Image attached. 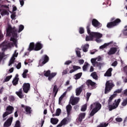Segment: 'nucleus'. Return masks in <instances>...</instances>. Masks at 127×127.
I'll use <instances>...</instances> for the list:
<instances>
[{"instance_id":"aec40b11","label":"nucleus","mask_w":127,"mask_h":127,"mask_svg":"<svg viewBox=\"0 0 127 127\" xmlns=\"http://www.w3.org/2000/svg\"><path fill=\"white\" fill-rule=\"evenodd\" d=\"M14 110V108H13V107L10 105H9L6 108V112H8V114L10 115V114H12V113H13Z\"/></svg>"},{"instance_id":"393cba45","label":"nucleus","mask_w":127,"mask_h":127,"mask_svg":"<svg viewBox=\"0 0 127 127\" xmlns=\"http://www.w3.org/2000/svg\"><path fill=\"white\" fill-rule=\"evenodd\" d=\"M59 120L57 118H51V123L52 125H57Z\"/></svg>"},{"instance_id":"4468645a","label":"nucleus","mask_w":127,"mask_h":127,"mask_svg":"<svg viewBox=\"0 0 127 127\" xmlns=\"http://www.w3.org/2000/svg\"><path fill=\"white\" fill-rule=\"evenodd\" d=\"M79 102V98H74V97H71L70 99V102L71 103L72 106H75L77 105V103Z\"/></svg>"},{"instance_id":"13d9d810","label":"nucleus","mask_w":127,"mask_h":127,"mask_svg":"<svg viewBox=\"0 0 127 127\" xmlns=\"http://www.w3.org/2000/svg\"><path fill=\"white\" fill-rule=\"evenodd\" d=\"M118 65V62L117 61H115L112 64V66H113L114 67H116Z\"/></svg>"},{"instance_id":"8fccbe9b","label":"nucleus","mask_w":127,"mask_h":127,"mask_svg":"<svg viewBox=\"0 0 127 127\" xmlns=\"http://www.w3.org/2000/svg\"><path fill=\"white\" fill-rule=\"evenodd\" d=\"M66 123H67V120H66V119H63V120L61 121V123L62 124L63 126L66 125Z\"/></svg>"},{"instance_id":"e433bc0d","label":"nucleus","mask_w":127,"mask_h":127,"mask_svg":"<svg viewBox=\"0 0 127 127\" xmlns=\"http://www.w3.org/2000/svg\"><path fill=\"white\" fill-rule=\"evenodd\" d=\"M91 62L92 64V65L95 67L96 66V64L97 63V60L96 59H91Z\"/></svg>"},{"instance_id":"f8f14e48","label":"nucleus","mask_w":127,"mask_h":127,"mask_svg":"<svg viewBox=\"0 0 127 127\" xmlns=\"http://www.w3.org/2000/svg\"><path fill=\"white\" fill-rule=\"evenodd\" d=\"M92 24L94 27H97V28L102 27V24H101V23L96 19H93L92 21Z\"/></svg>"},{"instance_id":"423d86ee","label":"nucleus","mask_w":127,"mask_h":127,"mask_svg":"<svg viewBox=\"0 0 127 127\" xmlns=\"http://www.w3.org/2000/svg\"><path fill=\"white\" fill-rule=\"evenodd\" d=\"M120 22H122V20L120 18H117L113 21L108 22L107 24V27L108 28H113L115 26L119 25Z\"/></svg>"},{"instance_id":"a211bd4d","label":"nucleus","mask_w":127,"mask_h":127,"mask_svg":"<svg viewBox=\"0 0 127 127\" xmlns=\"http://www.w3.org/2000/svg\"><path fill=\"white\" fill-rule=\"evenodd\" d=\"M22 92V88H20L18 91L15 92V94L19 97V98H20V99H23V97H24Z\"/></svg>"},{"instance_id":"7ed1b4c3","label":"nucleus","mask_w":127,"mask_h":127,"mask_svg":"<svg viewBox=\"0 0 127 127\" xmlns=\"http://www.w3.org/2000/svg\"><path fill=\"white\" fill-rule=\"evenodd\" d=\"M116 97H117V94H114L111 95L108 99V109L110 111L117 109V108L119 107L120 103H121V99H118L117 100H115L114 102L112 104H112V102H113V100H114Z\"/></svg>"},{"instance_id":"4be33fe9","label":"nucleus","mask_w":127,"mask_h":127,"mask_svg":"<svg viewBox=\"0 0 127 127\" xmlns=\"http://www.w3.org/2000/svg\"><path fill=\"white\" fill-rule=\"evenodd\" d=\"M25 111L26 115H31V113H32V110H31V107L29 106H26L25 107Z\"/></svg>"},{"instance_id":"9d476101","label":"nucleus","mask_w":127,"mask_h":127,"mask_svg":"<svg viewBox=\"0 0 127 127\" xmlns=\"http://www.w3.org/2000/svg\"><path fill=\"white\" fill-rule=\"evenodd\" d=\"M22 89L24 93L27 94L29 91L30 90V84L28 83H24L22 86Z\"/></svg>"},{"instance_id":"473e14b6","label":"nucleus","mask_w":127,"mask_h":127,"mask_svg":"<svg viewBox=\"0 0 127 127\" xmlns=\"http://www.w3.org/2000/svg\"><path fill=\"white\" fill-rule=\"evenodd\" d=\"M82 72H79L78 73L76 74L75 75L74 79L75 80H78V79H80V78H81V77H82Z\"/></svg>"},{"instance_id":"c03bdc74","label":"nucleus","mask_w":127,"mask_h":127,"mask_svg":"<svg viewBox=\"0 0 127 127\" xmlns=\"http://www.w3.org/2000/svg\"><path fill=\"white\" fill-rule=\"evenodd\" d=\"M91 95H92V93L87 92L86 93V101H89V99H90V97H91Z\"/></svg>"},{"instance_id":"6e6552de","label":"nucleus","mask_w":127,"mask_h":127,"mask_svg":"<svg viewBox=\"0 0 127 127\" xmlns=\"http://www.w3.org/2000/svg\"><path fill=\"white\" fill-rule=\"evenodd\" d=\"M85 83L88 88L91 87V89L92 90H94V89H96V88H97V83L92 81L91 79L86 80Z\"/></svg>"},{"instance_id":"c756f323","label":"nucleus","mask_w":127,"mask_h":127,"mask_svg":"<svg viewBox=\"0 0 127 127\" xmlns=\"http://www.w3.org/2000/svg\"><path fill=\"white\" fill-rule=\"evenodd\" d=\"M91 76L92 77L94 80H98V75L97 74V72H93L91 74Z\"/></svg>"},{"instance_id":"de8ad7c7","label":"nucleus","mask_w":127,"mask_h":127,"mask_svg":"<svg viewBox=\"0 0 127 127\" xmlns=\"http://www.w3.org/2000/svg\"><path fill=\"white\" fill-rule=\"evenodd\" d=\"M102 65H103V64H102V63H98V62H96V64H95V66H97V67H99L100 68H101Z\"/></svg>"},{"instance_id":"f03ea898","label":"nucleus","mask_w":127,"mask_h":127,"mask_svg":"<svg viewBox=\"0 0 127 127\" xmlns=\"http://www.w3.org/2000/svg\"><path fill=\"white\" fill-rule=\"evenodd\" d=\"M17 30L16 28L13 27L12 28L11 26H8V28L6 29V34L7 36H12L10 38V41L13 42L14 45L15 47H17V41L15 38H17Z\"/></svg>"},{"instance_id":"37998d69","label":"nucleus","mask_w":127,"mask_h":127,"mask_svg":"<svg viewBox=\"0 0 127 127\" xmlns=\"http://www.w3.org/2000/svg\"><path fill=\"white\" fill-rule=\"evenodd\" d=\"M86 110H87V105H84L82 107L81 111V112H85Z\"/></svg>"},{"instance_id":"603ef678","label":"nucleus","mask_w":127,"mask_h":127,"mask_svg":"<svg viewBox=\"0 0 127 127\" xmlns=\"http://www.w3.org/2000/svg\"><path fill=\"white\" fill-rule=\"evenodd\" d=\"M63 98H64V96L62 95L59 99V104H61V102L62 100H63Z\"/></svg>"},{"instance_id":"4d7b16f0","label":"nucleus","mask_w":127,"mask_h":127,"mask_svg":"<svg viewBox=\"0 0 127 127\" xmlns=\"http://www.w3.org/2000/svg\"><path fill=\"white\" fill-rule=\"evenodd\" d=\"M20 4L21 6H23L24 5V0H19Z\"/></svg>"},{"instance_id":"1a4fd4ad","label":"nucleus","mask_w":127,"mask_h":127,"mask_svg":"<svg viewBox=\"0 0 127 127\" xmlns=\"http://www.w3.org/2000/svg\"><path fill=\"white\" fill-rule=\"evenodd\" d=\"M93 106H95V108H94V110L99 112L100 110H101V108H102V105L100 104L99 102L94 103L93 104H91L90 105V110H92L93 108H94Z\"/></svg>"},{"instance_id":"cd10ccee","label":"nucleus","mask_w":127,"mask_h":127,"mask_svg":"<svg viewBox=\"0 0 127 127\" xmlns=\"http://www.w3.org/2000/svg\"><path fill=\"white\" fill-rule=\"evenodd\" d=\"M88 49H89V44H86L83 46L82 47V51L83 52H88Z\"/></svg>"},{"instance_id":"c85d7f7f","label":"nucleus","mask_w":127,"mask_h":127,"mask_svg":"<svg viewBox=\"0 0 127 127\" xmlns=\"http://www.w3.org/2000/svg\"><path fill=\"white\" fill-rule=\"evenodd\" d=\"M112 43H113V42H110L108 43H105L103 45H102L100 47V49H104L106 48V47H108V46L112 44Z\"/></svg>"},{"instance_id":"3c124183","label":"nucleus","mask_w":127,"mask_h":127,"mask_svg":"<svg viewBox=\"0 0 127 127\" xmlns=\"http://www.w3.org/2000/svg\"><path fill=\"white\" fill-rule=\"evenodd\" d=\"M115 120L116 122H118V123H121V122H123V119L121 118H117Z\"/></svg>"},{"instance_id":"f704fd0d","label":"nucleus","mask_w":127,"mask_h":127,"mask_svg":"<svg viewBox=\"0 0 127 127\" xmlns=\"http://www.w3.org/2000/svg\"><path fill=\"white\" fill-rule=\"evenodd\" d=\"M27 73H28V70L25 69L22 74L23 78H27V75L26 74H27Z\"/></svg>"},{"instance_id":"4c0bfd02","label":"nucleus","mask_w":127,"mask_h":127,"mask_svg":"<svg viewBox=\"0 0 127 127\" xmlns=\"http://www.w3.org/2000/svg\"><path fill=\"white\" fill-rule=\"evenodd\" d=\"M127 105V98L124 99L123 102L122 103V106H123V107H126Z\"/></svg>"},{"instance_id":"dca6fc26","label":"nucleus","mask_w":127,"mask_h":127,"mask_svg":"<svg viewBox=\"0 0 127 127\" xmlns=\"http://www.w3.org/2000/svg\"><path fill=\"white\" fill-rule=\"evenodd\" d=\"M117 51H118V48L116 47H112L108 52L107 54L108 55H114V54H116Z\"/></svg>"},{"instance_id":"f3484780","label":"nucleus","mask_w":127,"mask_h":127,"mask_svg":"<svg viewBox=\"0 0 127 127\" xmlns=\"http://www.w3.org/2000/svg\"><path fill=\"white\" fill-rule=\"evenodd\" d=\"M43 47V46H42V44L39 42H38L35 46L34 50L35 51H39V50H41V49H42Z\"/></svg>"},{"instance_id":"864d4df0","label":"nucleus","mask_w":127,"mask_h":127,"mask_svg":"<svg viewBox=\"0 0 127 127\" xmlns=\"http://www.w3.org/2000/svg\"><path fill=\"white\" fill-rule=\"evenodd\" d=\"M123 91V88H121L120 89H117L115 93H117V94H120L122 93V91Z\"/></svg>"},{"instance_id":"79ce46f5","label":"nucleus","mask_w":127,"mask_h":127,"mask_svg":"<svg viewBox=\"0 0 127 127\" xmlns=\"http://www.w3.org/2000/svg\"><path fill=\"white\" fill-rule=\"evenodd\" d=\"M85 32V30H84V28L83 27H80L79 29V33L80 34H83Z\"/></svg>"},{"instance_id":"412c9836","label":"nucleus","mask_w":127,"mask_h":127,"mask_svg":"<svg viewBox=\"0 0 127 127\" xmlns=\"http://www.w3.org/2000/svg\"><path fill=\"white\" fill-rule=\"evenodd\" d=\"M66 110L67 116L71 115V112L72 111V106L71 105L68 104L66 106Z\"/></svg>"},{"instance_id":"a19ab883","label":"nucleus","mask_w":127,"mask_h":127,"mask_svg":"<svg viewBox=\"0 0 127 127\" xmlns=\"http://www.w3.org/2000/svg\"><path fill=\"white\" fill-rule=\"evenodd\" d=\"M14 127H20V121H19V120H18L16 122Z\"/></svg>"},{"instance_id":"5fc2aeb1","label":"nucleus","mask_w":127,"mask_h":127,"mask_svg":"<svg viewBox=\"0 0 127 127\" xmlns=\"http://www.w3.org/2000/svg\"><path fill=\"white\" fill-rule=\"evenodd\" d=\"M76 55L77 57L80 58L81 57V52L79 51H76Z\"/></svg>"},{"instance_id":"20e7f679","label":"nucleus","mask_w":127,"mask_h":127,"mask_svg":"<svg viewBox=\"0 0 127 127\" xmlns=\"http://www.w3.org/2000/svg\"><path fill=\"white\" fill-rule=\"evenodd\" d=\"M12 46V44L11 43H8L7 42H3L1 44H0V47H2V53H0V62H1L3 57L5 56L4 55V51L7 49V48H10Z\"/></svg>"},{"instance_id":"052dcab7","label":"nucleus","mask_w":127,"mask_h":127,"mask_svg":"<svg viewBox=\"0 0 127 127\" xmlns=\"http://www.w3.org/2000/svg\"><path fill=\"white\" fill-rule=\"evenodd\" d=\"M17 69H20L21 68V63H19L16 66Z\"/></svg>"},{"instance_id":"ea45409f","label":"nucleus","mask_w":127,"mask_h":127,"mask_svg":"<svg viewBox=\"0 0 127 127\" xmlns=\"http://www.w3.org/2000/svg\"><path fill=\"white\" fill-rule=\"evenodd\" d=\"M56 114L57 116H60V114H61V109H60V108L57 109L56 110Z\"/></svg>"},{"instance_id":"e2e57ef3","label":"nucleus","mask_w":127,"mask_h":127,"mask_svg":"<svg viewBox=\"0 0 127 127\" xmlns=\"http://www.w3.org/2000/svg\"><path fill=\"white\" fill-rule=\"evenodd\" d=\"M95 41H96V42H98V43H100V42H101L102 41L101 40V39H100V38H96Z\"/></svg>"},{"instance_id":"7c9ffc66","label":"nucleus","mask_w":127,"mask_h":127,"mask_svg":"<svg viewBox=\"0 0 127 127\" xmlns=\"http://www.w3.org/2000/svg\"><path fill=\"white\" fill-rule=\"evenodd\" d=\"M8 115H10L9 113H8V112H5L3 115H2V118H3V122H4V121H5L6 120V117H7V116H8Z\"/></svg>"},{"instance_id":"338daca9","label":"nucleus","mask_w":127,"mask_h":127,"mask_svg":"<svg viewBox=\"0 0 127 127\" xmlns=\"http://www.w3.org/2000/svg\"><path fill=\"white\" fill-rule=\"evenodd\" d=\"M123 33L124 35H126V36H127V30H124L123 31Z\"/></svg>"},{"instance_id":"f257e3e1","label":"nucleus","mask_w":127,"mask_h":127,"mask_svg":"<svg viewBox=\"0 0 127 127\" xmlns=\"http://www.w3.org/2000/svg\"><path fill=\"white\" fill-rule=\"evenodd\" d=\"M90 26H91V22L87 23V26L86 27L87 33L89 36H86L85 38L86 41H93L94 38H102V37H103V34L100 33L91 32Z\"/></svg>"},{"instance_id":"0e129e2a","label":"nucleus","mask_w":127,"mask_h":127,"mask_svg":"<svg viewBox=\"0 0 127 127\" xmlns=\"http://www.w3.org/2000/svg\"><path fill=\"white\" fill-rule=\"evenodd\" d=\"M95 59L96 60V61H101L102 58L101 57H99L98 58H96Z\"/></svg>"},{"instance_id":"774afa93","label":"nucleus","mask_w":127,"mask_h":127,"mask_svg":"<svg viewBox=\"0 0 127 127\" xmlns=\"http://www.w3.org/2000/svg\"><path fill=\"white\" fill-rule=\"evenodd\" d=\"M123 95H126L127 96V89L124 90Z\"/></svg>"},{"instance_id":"69168bd1","label":"nucleus","mask_w":127,"mask_h":127,"mask_svg":"<svg viewBox=\"0 0 127 127\" xmlns=\"http://www.w3.org/2000/svg\"><path fill=\"white\" fill-rule=\"evenodd\" d=\"M10 101H14V100H15V99L14 98V97L13 96H10Z\"/></svg>"},{"instance_id":"5701e85b","label":"nucleus","mask_w":127,"mask_h":127,"mask_svg":"<svg viewBox=\"0 0 127 127\" xmlns=\"http://www.w3.org/2000/svg\"><path fill=\"white\" fill-rule=\"evenodd\" d=\"M59 90V88H58V87L57 85H55L53 88V93H54V97H56V95H57V93H58V90Z\"/></svg>"},{"instance_id":"6e6d98bb","label":"nucleus","mask_w":127,"mask_h":127,"mask_svg":"<svg viewBox=\"0 0 127 127\" xmlns=\"http://www.w3.org/2000/svg\"><path fill=\"white\" fill-rule=\"evenodd\" d=\"M72 63L71 61H67L64 63V65H69V64H71Z\"/></svg>"},{"instance_id":"680f3d73","label":"nucleus","mask_w":127,"mask_h":127,"mask_svg":"<svg viewBox=\"0 0 127 127\" xmlns=\"http://www.w3.org/2000/svg\"><path fill=\"white\" fill-rule=\"evenodd\" d=\"M68 73V70L67 69L64 70L63 72V75H66Z\"/></svg>"},{"instance_id":"09e8293b","label":"nucleus","mask_w":127,"mask_h":127,"mask_svg":"<svg viewBox=\"0 0 127 127\" xmlns=\"http://www.w3.org/2000/svg\"><path fill=\"white\" fill-rule=\"evenodd\" d=\"M73 69L75 70V71H77V70H79V69H81V67L77 65H73Z\"/></svg>"},{"instance_id":"2f4dec72","label":"nucleus","mask_w":127,"mask_h":127,"mask_svg":"<svg viewBox=\"0 0 127 127\" xmlns=\"http://www.w3.org/2000/svg\"><path fill=\"white\" fill-rule=\"evenodd\" d=\"M89 66V64L87 62H85L84 64L82 67V69L83 71H87V69H88V67Z\"/></svg>"},{"instance_id":"0eeeda50","label":"nucleus","mask_w":127,"mask_h":127,"mask_svg":"<svg viewBox=\"0 0 127 127\" xmlns=\"http://www.w3.org/2000/svg\"><path fill=\"white\" fill-rule=\"evenodd\" d=\"M49 57L47 55H45L42 56L41 59L40 60L39 64L40 65L43 66V65H45L46 63L49 62Z\"/></svg>"},{"instance_id":"6ab92c4d","label":"nucleus","mask_w":127,"mask_h":127,"mask_svg":"<svg viewBox=\"0 0 127 127\" xmlns=\"http://www.w3.org/2000/svg\"><path fill=\"white\" fill-rule=\"evenodd\" d=\"M113 71V68H109L106 73L104 74L105 77H112V71Z\"/></svg>"},{"instance_id":"49530a36","label":"nucleus","mask_w":127,"mask_h":127,"mask_svg":"<svg viewBox=\"0 0 127 127\" xmlns=\"http://www.w3.org/2000/svg\"><path fill=\"white\" fill-rule=\"evenodd\" d=\"M24 29V26L22 25H20L19 27V30H18V32H21V31Z\"/></svg>"},{"instance_id":"ddd939ff","label":"nucleus","mask_w":127,"mask_h":127,"mask_svg":"<svg viewBox=\"0 0 127 127\" xmlns=\"http://www.w3.org/2000/svg\"><path fill=\"white\" fill-rule=\"evenodd\" d=\"M85 87V85L83 84L75 90L76 96H80L81 92H83V88Z\"/></svg>"},{"instance_id":"2eb2a0df","label":"nucleus","mask_w":127,"mask_h":127,"mask_svg":"<svg viewBox=\"0 0 127 127\" xmlns=\"http://www.w3.org/2000/svg\"><path fill=\"white\" fill-rule=\"evenodd\" d=\"M19 75L18 74H16L13 78L12 83L13 86H16V85H18V81H19Z\"/></svg>"},{"instance_id":"39448f33","label":"nucleus","mask_w":127,"mask_h":127,"mask_svg":"<svg viewBox=\"0 0 127 127\" xmlns=\"http://www.w3.org/2000/svg\"><path fill=\"white\" fill-rule=\"evenodd\" d=\"M114 87H115V84H114L113 81H107L105 84V88L104 91L105 94H108V93H110Z\"/></svg>"},{"instance_id":"58836bf2","label":"nucleus","mask_w":127,"mask_h":127,"mask_svg":"<svg viewBox=\"0 0 127 127\" xmlns=\"http://www.w3.org/2000/svg\"><path fill=\"white\" fill-rule=\"evenodd\" d=\"M11 78H12V75H11L10 76H6L4 79L5 82H8V81H9V80H10V79H11Z\"/></svg>"},{"instance_id":"a18cd8bd","label":"nucleus","mask_w":127,"mask_h":127,"mask_svg":"<svg viewBox=\"0 0 127 127\" xmlns=\"http://www.w3.org/2000/svg\"><path fill=\"white\" fill-rule=\"evenodd\" d=\"M8 13V11L6 10H4L1 12V15H5V14H7Z\"/></svg>"},{"instance_id":"bb28decb","label":"nucleus","mask_w":127,"mask_h":127,"mask_svg":"<svg viewBox=\"0 0 127 127\" xmlns=\"http://www.w3.org/2000/svg\"><path fill=\"white\" fill-rule=\"evenodd\" d=\"M56 75H57V73L56 72L51 73L49 76L48 77L49 81H51V80H52V79H53V78H54Z\"/></svg>"},{"instance_id":"b1692460","label":"nucleus","mask_w":127,"mask_h":127,"mask_svg":"<svg viewBox=\"0 0 127 127\" xmlns=\"http://www.w3.org/2000/svg\"><path fill=\"white\" fill-rule=\"evenodd\" d=\"M86 116L85 113H82L79 115L78 121L79 122H82L83 119H85V116Z\"/></svg>"},{"instance_id":"bf43d9fd","label":"nucleus","mask_w":127,"mask_h":127,"mask_svg":"<svg viewBox=\"0 0 127 127\" xmlns=\"http://www.w3.org/2000/svg\"><path fill=\"white\" fill-rule=\"evenodd\" d=\"M84 60H78V63L82 65V64H84Z\"/></svg>"},{"instance_id":"a878e982","label":"nucleus","mask_w":127,"mask_h":127,"mask_svg":"<svg viewBox=\"0 0 127 127\" xmlns=\"http://www.w3.org/2000/svg\"><path fill=\"white\" fill-rule=\"evenodd\" d=\"M34 47H35V45H34V43H30L29 48L28 49V51H32V50H34Z\"/></svg>"},{"instance_id":"9b49d317","label":"nucleus","mask_w":127,"mask_h":127,"mask_svg":"<svg viewBox=\"0 0 127 127\" xmlns=\"http://www.w3.org/2000/svg\"><path fill=\"white\" fill-rule=\"evenodd\" d=\"M12 120H13V118L10 117L8 118L3 124V127H9L11 126V124H12Z\"/></svg>"},{"instance_id":"c9c22d12","label":"nucleus","mask_w":127,"mask_h":127,"mask_svg":"<svg viewBox=\"0 0 127 127\" xmlns=\"http://www.w3.org/2000/svg\"><path fill=\"white\" fill-rule=\"evenodd\" d=\"M96 113H98V111L93 108L89 114L90 117H93Z\"/></svg>"},{"instance_id":"72a5a7b5","label":"nucleus","mask_w":127,"mask_h":127,"mask_svg":"<svg viewBox=\"0 0 127 127\" xmlns=\"http://www.w3.org/2000/svg\"><path fill=\"white\" fill-rule=\"evenodd\" d=\"M44 76H45V77H49V76H50V74H51V71L50 70H48L47 71H44Z\"/></svg>"}]
</instances>
